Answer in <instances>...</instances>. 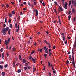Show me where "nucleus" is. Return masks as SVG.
Here are the masks:
<instances>
[{"mask_svg": "<svg viewBox=\"0 0 76 76\" xmlns=\"http://www.w3.org/2000/svg\"><path fill=\"white\" fill-rule=\"evenodd\" d=\"M7 41L10 42V38H9L8 39Z\"/></svg>", "mask_w": 76, "mask_h": 76, "instance_id": "39", "label": "nucleus"}, {"mask_svg": "<svg viewBox=\"0 0 76 76\" xmlns=\"http://www.w3.org/2000/svg\"><path fill=\"white\" fill-rule=\"evenodd\" d=\"M74 21V22H75V17H74V19L73 20V22Z\"/></svg>", "mask_w": 76, "mask_h": 76, "instance_id": "52", "label": "nucleus"}, {"mask_svg": "<svg viewBox=\"0 0 76 76\" xmlns=\"http://www.w3.org/2000/svg\"><path fill=\"white\" fill-rule=\"evenodd\" d=\"M31 8H33V7H34V4H31Z\"/></svg>", "mask_w": 76, "mask_h": 76, "instance_id": "58", "label": "nucleus"}, {"mask_svg": "<svg viewBox=\"0 0 76 76\" xmlns=\"http://www.w3.org/2000/svg\"><path fill=\"white\" fill-rule=\"evenodd\" d=\"M61 35H63V36H64V34L63 33H62V34H61Z\"/></svg>", "mask_w": 76, "mask_h": 76, "instance_id": "57", "label": "nucleus"}, {"mask_svg": "<svg viewBox=\"0 0 76 76\" xmlns=\"http://www.w3.org/2000/svg\"><path fill=\"white\" fill-rule=\"evenodd\" d=\"M0 69L1 70H2L3 69V66L1 65H0Z\"/></svg>", "mask_w": 76, "mask_h": 76, "instance_id": "10", "label": "nucleus"}, {"mask_svg": "<svg viewBox=\"0 0 76 76\" xmlns=\"http://www.w3.org/2000/svg\"><path fill=\"white\" fill-rule=\"evenodd\" d=\"M73 5L75 6H76V1H74Z\"/></svg>", "mask_w": 76, "mask_h": 76, "instance_id": "8", "label": "nucleus"}, {"mask_svg": "<svg viewBox=\"0 0 76 76\" xmlns=\"http://www.w3.org/2000/svg\"><path fill=\"white\" fill-rule=\"evenodd\" d=\"M74 3V1H73V0H72V4H73Z\"/></svg>", "mask_w": 76, "mask_h": 76, "instance_id": "48", "label": "nucleus"}, {"mask_svg": "<svg viewBox=\"0 0 76 76\" xmlns=\"http://www.w3.org/2000/svg\"><path fill=\"white\" fill-rule=\"evenodd\" d=\"M27 69H28V68H27V67H26V66L24 67V70H27Z\"/></svg>", "mask_w": 76, "mask_h": 76, "instance_id": "29", "label": "nucleus"}, {"mask_svg": "<svg viewBox=\"0 0 76 76\" xmlns=\"http://www.w3.org/2000/svg\"><path fill=\"white\" fill-rule=\"evenodd\" d=\"M65 44H67V40H66V41L65 42Z\"/></svg>", "mask_w": 76, "mask_h": 76, "instance_id": "46", "label": "nucleus"}, {"mask_svg": "<svg viewBox=\"0 0 76 76\" xmlns=\"http://www.w3.org/2000/svg\"><path fill=\"white\" fill-rule=\"evenodd\" d=\"M25 66H29V65L28 64V63H26L25 64Z\"/></svg>", "mask_w": 76, "mask_h": 76, "instance_id": "30", "label": "nucleus"}, {"mask_svg": "<svg viewBox=\"0 0 76 76\" xmlns=\"http://www.w3.org/2000/svg\"><path fill=\"white\" fill-rule=\"evenodd\" d=\"M13 67H15V63H13Z\"/></svg>", "mask_w": 76, "mask_h": 76, "instance_id": "51", "label": "nucleus"}, {"mask_svg": "<svg viewBox=\"0 0 76 76\" xmlns=\"http://www.w3.org/2000/svg\"><path fill=\"white\" fill-rule=\"evenodd\" d=\"M34 12H36V16H37L38 15V10H33Z\"/></svg>", "mask_w": 76, "mask_h": 76, "instance_id": "3", "label": "nucleus"}, {"mask_svg": "<svg viewBox=\"0 0 76 76\" xmlns=\"http://www.w3.org/2000/svg\"><path fill=\"white\" fill-rule=\"evenodd\" d=\"M51 67L52 70H55V69H54V66H53V65H51Z\"/></svg>", "mask_w": 76, "mask_h": 76, "instance_id": "9", "label": "nucleus"}, {"mask_svg": "<svg viewBox=\"0 0 76 76\" xmlns=\"http://www.w3.org/2000/svg\"><path fill=\"white\" fill-rule=\"evenodd\" d=\"M4 26H3V28H4L5 26H6V24H3Z\"/></svg>", "mask_w": 76, "mask_h": 76, "instance_id": "62", "label": "nucleus"}, {"mask_svg": "<svg viewBox=\"0 0 76 76\" xmlns=\"http://www.w3.org/2000/svg\"><path fill=\"white\" fill-rule=\"evenodd\" d=\"M71 5V1H69V6H70Z\"/></svg>", "mask_w": 76, "mask_h": 76, "instance_id": "20", "label": "nucleus"}, {"mask_svg": "<svg viewBox=\"0 0 76 76\" xmlns=\"http://www.w3.org/2000/svg\"><path fill=\"white\" fill-rule=\"evenodd\" d=\"M15 26L16 28H18V25H17V23H15Z\"/></svg>", "mask_w": 76, "mask_h": 76, "instance_id": "38", "label": "nucleus"}, {"mask_svg": "<svg viewBox=\"0 0 76 76\" xmlns=\"http://www.w3.org/2000/svg\"><path fill=\"white\" fill-rule=\"evenodd\" d=\"M45 53H48V50H45Z\"/></svg>", "mask_w": 76, "mask_h": 76, "instance_id": "32", "label": "nucleus"}, {"mask_svg": "<svg viewBox=\"0 0 76 76\" xmlns=\"http://www.w3.org/2000/svg\"><path fill=\"white\" fill-rule=\"evenodd\" d=\"M53 73H56V71L54 70H53Z\"/></svg>", "mask_w": 76, "mask_h": 76, "instance_id": "40", "label": "nucleus"}, {"mask_svg": "<svg viewBox=\"0 0 76 76\" xmlns=\"http://www.w3.org/2000/svg\"><path fill=\"white\" fill-rule=\"evenodd\" d=\"M9 29V28L7 27L6 28H3L2 30V33L3 34V35H5L6 34V32L7 31H8V30Z\"/></svg>", "mask_w": 76, "mask_h": 76, "instance_id": "1", "label": "nucleus"}, {"mask_svg": "<svg viewBox=\"0 0 76 76\" xmlns=\"http://www.w3.org/2000/svg\"><path fill=\"white\" fill-rule=\"evenodd\" d=\"M68 18H69V20H70V18H71V15H69L68 16Z\"/></svg>", "mask_w": 76, "mask_h": 76, "instance_id": "12", "label": "nucleus"}, {"mask_svg": "<svg viewBox=\"0 0 76 76\" xmlns=\"http://www.w3.org/2000/svg\"><path fill=\"white\" fill-rule=\"evenodd\" d=\"M42 5L43 6H45V4H44V3L43 2L42 3Z\"/></svg>", "mask_w": 76, "mask_h": 76, "instance_id": "54", "label": "nucleus"}, {"mask_svg": "<svg viewBox=\"0 0 76 76\" xmlns=\"http://www.w3.org/2000/svg\"><path fill=\"white\" fill-rule=\"evenodd\" d=\"M72 58H75V57H74V56L75 55H73V54H72Z\"/></svg>", "mask_w": 76, "mask_h": 76, "instance_id": "33", "label": "nucleus"}, {"mask_svg": "<svg viewBox=\"0 0 76 76\" xmlns=\"http://www.w3.org/2000/svg\"><path fill=\"white\" fill-rule=\"evenodd\" d=\"M62 38L63 39V40H64V39H65V37L64 36H62Z\"/></svg>", "mask_w": 76, "mask_h": 76, "instance_id": "36", "label": "nucleus"}, {"mask_svg": "<svg viewBox=\"0 0 76 76\" xmlns=\"http://www.w3.org/2000/svg\"><path fill=\"white\" fill-rule=\"evenodd\" d=\"M72 64H73L74 67V68H75V67H76V65L75 64V63H72Z\"/></svg>", "mask_w": 76, "mask_h": 76, "instance_id": "13", "label": "nucleus"}, {"mask_svg": "<svg viewBox=\"0 0 76 76\" xmlns=\"http://www.w3.org/2000/svg\"><path fill=\"white\" fill-rule=\"evenodd\" d=\"M11 3H12V4H15V3H14L13 2H11Z\"/></svg>", "mask_w": 76, "mask_h": 76, "instance_id": "60", "label": "nucleus"}, {"mask_svg": "<svg viewBox=\"0 0 76 76\" xmlns=\"http://www.w3.org/2000/svg\"><path fill=\"white\" fill-rule=\"evenodd\" d=\"M8 66V65L7 64L4 65V67L5 68H6V67H7Z\"/></svg>", "mask_w": 76, "mask_h": 76, "instance_id": "34", "label": "nucleus"}, {"mask_svg": "<svg viewBox=\"0 0 76 76\" xmlns=\"http://www.w3.org/2000/svg\"><path fill=\"white\" fill-rule=\"evenodd\" d=\"M34 5H37V2H34Z\"/></svg>", "mask_w": 76, "mask_h": 76, "instance_id": "53", "label": "nucleus"}, {"mask_svg": "<svg viewBox=\"0 0 76 76\" xmlns=\"http://www.w3.org/2000/svg\"><path fill=\"white\" fill-rule=\"evenodd\" d=\"M5 23H7V18H6V17L5 18Z\"/></svg>", "mask_w": 76, "mask_h": 76, "instance_id": "37", "label": "nucleus"}, {"mask_svg": "<svg viewBox=\"0 0 76 76\" xmlns=\"http://www.w3.org/2000/svg\"><path fill=\"white\" fill-rule=\"evenodd\" d=\"M9 16L10 17H12V15L11 13H9Z\"/></svg>", "mask_w": 76, "mask_h": 76, "instance_id": "22", "label": "nucleus"}, {"mask_svg": "<svg viewBox=\"0 0 76 76\" xmlns=\"http://www.w3.org/2000/svg\"><path fill=\"white\" fill-rule=\"evenodd\" d=\"M48 75H49V76H51V73L50 72H48Z\"/></svg>", "mask_w": 76, "mask_h": 76, "instance_id": "42", "label": "nucleus"}, {"mask_svg": "<svg viewBox=\"0 0 76 76\" xmlns=\"http://www.w3.org/2000/svg\"><path fill=\"white\" fill-rule=\"evenodd\" d=\"M69 58H72V55H69Z\"/></svg>", "mask_w": 76, "mask_h": 76, "instance_id": "55", "label": "nucleus"}, {"mask_svg": "<svg viewBox=\"0 0 76 76\" xmlns=\"http://www.w3.org/2000/svg\"><path fill=\"white\" fill-rule=\"evenodd\" d=\"M59 23H60V24L61 25V20H60V19H59Z\"/></svg>", "mask_w": 76, "mask_h": 76, "instance_id": "35", "label": "nucleus"}, {"mask_svg": "<svg viewBox=\"0 0 76 76\" xmlns=\"http://www.w3.org/2000/svg\"><path fill=\"white\" fill-rule=\"evenodd\" d=\"M59 8L60 9V10H61V11H63V9L60 6H59Z\"/></svg>", "mask_w": 76, "mask_h": 76, "instance_id": "15", "label": "nucleus"}, {"mask_svg": "<svg viewBox=\"0 0 76 76\" xmlns=\"http://www.w3.org/2000/svg\"><path fill=\"white\" fill-rule=\"evenodd\" d=\"M48 46H49V48H51V44H50V43H48Z\"/></svg>", "mask_w": 76, "mask_h": 76, "instance_id": "19", "label": "nucleus"}, {"mask_svg": "<svg viewBox=\"0 0 76 76\" xmlns=\"http://www.w3.org/2000/svg\"><path fill=\"white\" fill-rule=\"evenodd\" d=\"M1 74H2V76H4V75H5V72H2Z\"/></svg>", "mask_w": 76, "mask_h": 76, "instance_id": "17", "label": "nucleus"}, {"mask_svg": "<svg viewBox=\"0 0 76 76\" xmlns=\"http://www.w3.org/2000/svg\"><path fill=\"white\" fill-rule=\"evenodd\" d=\"M49 56L50 57H52V56H51V52H49Z\"/></svg>", "mask_w": 76, "mask_h": 76, "instance_id": "16", "label": "nucleus"}, {"mask_svg": "<svg viewBox=\"0 0 76 76\" xmlns=\"http://www.w3.org/2000/svg\"><path fill=\"white\" fill-rule=\"evenodd\" d=\"M44 42L46 44H48V42H47V41L46 40H44Z\"/></svg>", "mask_w": 76, "mask_h": 76, "instance_id": "21", "label": "nucleus"}, {"mask_svg": "<svg viewBox=\"0 0 76 76\" xmlns=\"http://www.w3.org/2000/svg\"><path fill=\"white\" fill-rule=\"evenodd\" d=\"M72 12L73 13H75V8H73L72 9Z\"/></svg>", "mask_w": 76, "mask_h": 76, "instance_id": "6", "label": "nucleus"}, {"mask_svg": "<svg viewBox=\"0 0 76 76\" xmlns=\"http://www.w3.org/2000/svg\"><path fill=\"white\" fill-rule=\"evenodd\" d=\"M9 42L8 41H7V40H6L5 41V43L6 45H8V44H9Z\"/></svg>", "mask_w": 76, "mask_h": 76, "instance_id": "4", "label": "nucleus"}, {"mask_svg": "<svg viewBox=\"0 0 76 76\" xmlns=\"http://www.w3.org/2000/svg\"><path fill=\"white\" fill-rule=\"evenodd\" d=\"M32 61H33V62L34 63H35L36 61H35V59H34V58H32Z\"/></svg>", "mask_w": 76, "mask_h": 76, "instance_id": "7", "label": "nucleus"}, {"mask_svg": "<svg viewBox=\"0 0 76 76\" xmlns=\"http://www.w3.org/2000/svg\"><path fill=\"white\" fill-rule=\"evenodd\" d=\"M19 58L20 60H21L22 58H21V56L19 55Z\"/></svg>", "mask_w": 76, "mask_h": 76, "instance_id": "23", "label": "nucleus"}, {"mask_svg": "<svg viewBox=\"0 0 76 76\" xmlns=\"http://www.w3.org/2000/svg\"><path fill=\"white\" fill-rule=\"evenodd\" d=\"M23 62L24 63H25L26 62V60H25V59H23Z\"/></svg>", "mask_w": 76, "mask_h": 76, "instance_id": "14", "label": "nucleus"}, {"mask_svg": "<svg viewBox=\"0 0 76 76\" xmlns=\"http://www.w3.org/2000/svg\"><path fill=\"white\" fill-rule=\"evenodd\" d=\"M28 69H31V66H28Z\"/></svg>", "mask_w": 76, "mask_h": 76, "instance_id": "59", "label": "nucleus"}, {"mask_svg": "<svg viewBox=\"0 0 76 76\" xmlns=\"http://www.w3.org/2000/svg\"><path fill=\"white\" fill-rule=\"evenodd\" d=\"M72 54H73V55H75V52H73V49H72Z\"/></svg>", "mask_w": 76, "mask_h": 76, "instance_id": "24", "label": "nucleus"}, {"mask_svg": "<svg viewBox=\"0 0 76 76\" xmlns=\"http://www.w3.org/2000/svg\"><path fill=\"white\" fill-rule=\"evenodd\" d=\"M39 50V49L38 51H40V52H42V49H41Z\"/></svg>", "mask_w": 76, "mask_h": 76, "instance_id": "26", "label": "nucleus"}, {"mask_svg": "<svg viewBox=\"0 0 76 76\" xmlns=\"http://www.w3.org/2000/svg\"><path fill=\"white\" fill-rule=\"evenodd\" d=\"M21 72V69H19L18 70L17 72L19 73H20V72Z\"/></svg>", "mask_w": 76, "mask_h": 76, "instance_id": "11", "label": "nucleus"}, {"mask_svg": "<svg viewBox=\"0 0 76 76\" xmlns=\"http://www.w3.org/2000/svg\"><path fill=\"white\" fill-rule=\"evenodd\" d=\"M54 12L55 13H57V11H56V9H54Z\"/></svg>", "mask_w": 76, "mask_h": 76, "instance_id": "49", "label": "nucleus"}, {"mask_svg": "<svg viewBox=\"0 0 76 76\" xmlns=\"http://www.w3.org/2000/svg\"><path fill=\"white\" fill-rule=\"evenodd\" d=\"M8 35H10V31H8Z\"/></svg>", "mask_w": 76, "mask_h": 76, "instance_id": "31", "label": "nucleus"}, {"mask_svg": "<svg viewBox=\"0 0 76 76\" xmlns=\"http://www.w3.org/2000/svg\"><path fill=\"white\" fill-rule=\"evenodd\" d=\"M0 51L1 52H2V51H3V49L1 48V49L0 50Z\"/></svg>", "mask_w": 76, "mask_h": 76, "instance_id": "43", "label": "nucleus"}, {"mask_svg": "<svg viewBox=\"0 0 76 76\" xmlns=\"http://www.w3.org/2000/svg\"><path fill=\"white\" fill-rule=\"evenodd\" d=\"M10 27L11 28H12V24H11L10 25Z\"/></svg>", "mask_w": 76, "mask_h": 76, "instance_id": "41", "label": "nucleus"}, {"mask_svg": "<svg viewBox=\"0 0 76 76\" xmlns=\"http://www.w3.org/2000/svg\"><path fill=\"white\" fill-rule=\"evenodd\" d=\"M63 7L65 9H67V8L68 7L67 2H65L64 5L63 6Z\"/></svg>", "mask_w": 76, "mask_h": 76, "instance_id": "2", "label": "nucleus"}, {"mask_svg": "<svg viewBox=\"0 0 76 76\" xmlns=\"http://www.w3.org/2000/svg\"><path fill=\"white\" fill-rule=\"evenodd\" d=\"M6 7H7V8H8V7H9V5H8V4H6Z\"/></svg>", "mask_w": 76, "mask_h": 76, "instance_id": "50", "label": "nucleus"}, {"mask_svg": "<svg viewBox=\"0 0 76 76\" xmlns=\"http://www.w3.org/2000/svg\"><path fill=\"white\" fill-rule=\"evenodd\" d=\"M76 47V45L75 44L74 46V48H75V47Z\"/></svg>", "mask_w": 76, "mask_h": 76, "instance_id": "64", "label": "nucleus"}, {"mask_svg": "<svg viewBox=\"0 0 76 76\" xmlns=\"http://www.w3.org/2000/svg\"><path fill=\"white\" fill-rule=\"evenodd\" d=\"M20 14L21 15H23V13H22V12H20Z\"/></svg>", "mask_w": 76, "mask_h": 76, "instance_id": "61", "label": "nucleus"}, {"mask_svg": "<svg viewBox=\"0 0 76 76\" xmlns=\"http://www.w3.org/2000/svg\"><path fill=\"white\" fill-rule=\"evenodd\" d=\"M54 3L57 5V2L56 1H55L54 2Z\"/></svg>", "mask_w": 76, "mask_h": 76, "instance_id": "63", "label": "nucleus"}, {"mask_svg": "<svg viewBox=\"0 0 76 76\" xmlns=\"http://www.w3.org/2000/svg\"><path fill=\"white\" fill-rule=\"evenodd\" d=\"M2 59H4V55L3 53L2 54Z\"/></svg>", "mask_w": 76, "mask_h": 76, "instance_id": "18", "label": "nucleus"}, {"mask_svg": "<svg viewBox=\"0 0 76 76\" xmlns=\"http://www.w3.org/2000/svg\"><path fill=\"white\" fill-rule=\"evenodd\" d=\"M35 53V51H34L33 52H32L31 53V55H32V54H34V53Z\"/></svg>", "mask_w": 76, "mask_h": 76, "instance_id": "44", "label": "nucleus"}, {"mask_svg": "<svg viewBox=\"0 0 76 76\" xmlns=\"http://www.w3.org/2000/svg\"><path fill=\"white\" fill-rule=\"evenodd\" d=\"M44 56L45 57H47V54H45Z\"/></svg>", "mask_w": 76, "mask_h": 76, "instance_id": "45", "label": "nucleus"}, {"mask_svg": "<svg viewBox=\"0 0 76 76\" xmlns=\"http://www.w3.org/2000/svg\"><path fill=\"white\" fill-rule=\"evenodd\" d=\"M23 4L25 5L26 4V2H23Z\"/></svg>", "mask_w": 76, "mask_h": 76, "instance_id": "56", "label": "nucleus"}, {"mask_svg": "<svg viewBox=\"0 0 76 76\" xmlns=\"http://www.w3.org/2000/svg\"><path fill=\"white\" fill-rule=\"evenodd\" d=\"M42 70H45V66H44V68H43Z\"/></svg>", "mask_w": 76, "mask_h": 76, "instance_id": "47", "label": "nucleus"}, {"mask_svg": "<svg viewBox=\"0 0 76 76\" xmlns=\"http://www.w3.org/2000/svg\"><path fill=\"white\" fill-rule=\"evenodd\" d=\"M72 63H75V58H72Z\"/></svg>", "mask_w": 76, "mask_h": 76, "instance_id": "27", "label": "nucleus"}, {"mask_svg": "<svg viewBox=\"0 0 76 76\" xmlns=\"http://www.w3.org/2000/svg\"><path fill=\"white\" fill-rule=\"evenodd\" d=\"M12 15H14V14H15V11H12Z\"/></svg>", "mask_w": 76, "mask_h": 76, "instance_id": "25", "label": "nucleus"}, {"mask_svg": "<svg viewBox=\"0 0 76 76\" xmlns=\"http://www.w3.org/2000/svg\"><path fill=\"white\" fill-rule=\"evenodd\" d=\"M8 22L9 23H11V19H9V20Z\"/></svg>", "mask_w": 76, "mask_h": 76, "instance_id": "28", "label": "nucleus"}, {"mask_svg": "<svg viewBox=\"0 0 76 76\" xmlns=\"http://www.w3.org/2000/svg\"><path fill=\"white\" fill-rule=\"evenodd\" d=\"M48 66L49 67H50L51 66H53V65H52V64H50V63L49 62H48Z\"/></svg>", "mask_w": 76, "mask_h": 76, "instance_id": "5", "label": "nucleus"}]
</instances>
